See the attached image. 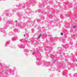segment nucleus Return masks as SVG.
Here are the masks:
<instances>
[{
  "label": "nucleus",
  "mask_w": 77,
  "mask_h": 77,
  "mask_svg": "<svg viewBox=\"0 0 77 77\" xmlns=\"http://www.w3.org/2000/svg\"><path fill=\"white\" fill-rule=\"evenodd\" d=\"M60 35L62 36L63 35V33H62V32L60 33Z\"/></svg>",
  "instance_id": "nucleus-3"
},
{
  "label": "nucleus",
  "mask_w": 77,
  "mask_h": 77,
  "mask_svg": "<svg viewBox=\"0 0 77 77\" xmlns=\"http://www.w3.org/2000/svg\"><path fill=\"white\" fill-rule=\"evenodd\" d=\"M42 35L41 34H40L38 36V38H37V39H39L40 38H41V36H42Z\"/></svg>",
  "instance_id": "nucleus-1"
},
{
  "label": "nucleus",
  "mask_w": 77,
  "mask_h": 77,
  "mask_svg": "<svg viewBox=\"0 0 77 77\" xmlns=\"http://www.w3.org/2000/svg\"><path fill=\"white\" fill-rule=\"evenodd\" d=\"M76 26H74L73 27V29H75V28H76Z\"/></svg>",
  "instance_id": "nucleus-2"
},
{
  "label": "nucleus",
  "mask_w": 77,
  "mask_h": 77,
  "mask_svg": "<svg viewBox=\"0 0 77 77\" xmlns=\"http://www.w3.org/2000/svg\"><path fill=\"white\" fill-rule=\"evenodd\" d=\"M24 37L26 36V35L25 34H24Z\"/></svg>",
  "instance_id": "nucleus-5"
},
{
  "label": "nucleus",
  "mask_w": 77,
  "mask_h": 77,
  "mask_svg": "<svg viewBox=\"0 0 77 77\" xmlns=\"http://www.w3.org/2000/svg\"><path fill=\"white\" fill-rule=\"evenodd\" d=\"M15 22H16V23H17V20H16V21H15Z\"/></svg>",
  "instance_id": "nucleus-4"
},
{
  "label": "nucleus",
  "mask_w": 77,
  "mask_h": 77,
  "mask_svg": "<svg viewBox=\"0 0 77 77\" xmlns=\"http://www.w3.org/2000/svg\"><path fill=\"white\" fill-rule=\"evenodd\" d=\"M33 54H34V52L33 53Z\"/></svg>",
  "instance_id": "nucleus-6"
}]
</instances>
